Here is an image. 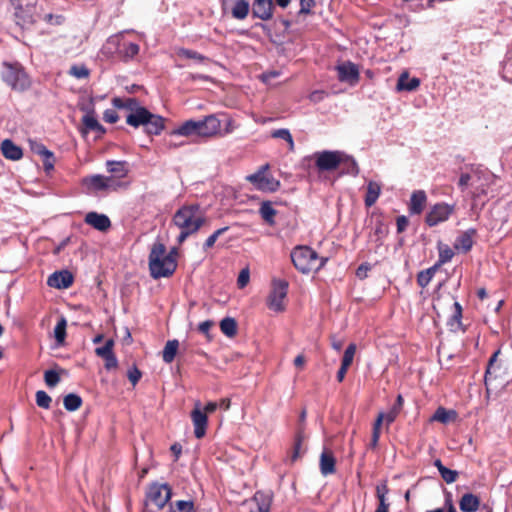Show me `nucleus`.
<instances>
[{"label":"nucleus","instance_id":"f257e3e1","mask_svg":"<svg viewBox=\"0 0 512 512\" xmlns=\"http://www.w3.org/2000/svg\"><path fill=\"white\" fill-rule=\"evenodd\" d=\"M206 211L198 204L180 207L172 218V227L179 231L176 242L181 245L189 237L195 235L206 223Z\"/></svg>","mask_w":512,"mask_h":512},{"label":"nucleus","instance_id":"f03ea898","mask_svg":"<svg viewBox=\"0 0 512 512\" xmlns=\"http://www.w3.org/2000/svg\"><path fill=\"white\" fill-rule=\"evenodd\" d=\"M145 39L144 33L135 32L133 30H124L115 35L110 36L104 50L109 53H117L125 61L134 59L139 51V42Z\"/></svg>","mask_w":512,"mask_h":512},{"label":"nucleus","instance_id":"7ed1b4c3","mask_svg":"<svg viewBox=\"0 0 512 512\" xmlns=\"http://www.w3.org/2000/svg\"><path fill=\"white\" fill-rule=\"evenodd\" d=\"M176 259L172 252L167 254L166 247L162 243H155L149 255V269L153 278L168 277L176 270Z\"/></svg>","mask_w":512,"mask_h":512},{"label":"nucleus","instance_id":"20e7f679","mask_svg":"<svg viewBox=\"0 0 512 512\" xmlns=\"http://www.w3.org/2000/svg\"><path fill=\"white\" fill-rule=\"evenodd\" d=\"M291 260L295 268L303 274L321 269L326 259L319 258L316 251L308 246H297L291 252Z\"/></svg>","mask_w":512,"mask_h":512},{"label":"nucleus","instance_id":"39448f33","mask_svg":"<svg viewBox=\"0 0 512 512\" xmlns=\"http://www.w3.org/2000/svg\"><path fill=\"white\" fill-rule=\"evenodd\" d=\"M126 123L134 128L144 127L149 135H159L165 128V119L147 109H139L136 114L127 115Z\"/></svg>","mask_w":512,"mask_h":512},{"label":"nucleus","instance_id":"423d86ee","mask_svg":"<svg viewBox=\"0 0 512 512\" xmlns=\"http://www.w3.org/2000/svg\"><path fill=\"white\" fill-rule=\"evenodd\" d=\"M15 9L16 23L22 28H29L39 21L42 9L37 5L36 0H11Z\"/></svg>","mask_w":512,"mask_h":512},{"label":"nucleus","instance_id":"0eeeda50","mask_svg":"<svg viewBox=\"0 0 512 512\" xmlns=\"http://www.w3.org/2000/svg\"><path fill=\"white\" fill-rule=\"evenodd\" d=\"M315 165L320 171H332L337 169L342 163H349L351 170L357 172L356 162L341 151H321L314 154Z\"/></svg>","mask_w":512,"mask_h":512},{"label":"nucleus","instance_id":"6e6552de","mask_svg":"<svg viewBox=\"0 0 512 512\" xmlns=\"http://www.w3.org/2000/svg\"><path fill=\"white\" fill-rule=\"evenodd\" d=\"M2 79L12 89L25 90L29 87L30 81L23 68L15 63H5L2 71Z\"/></svg>","mask_w":512,"mask_h":512},{"label":"nucleus","instance_id":"1a4fd4ad","mask_svg":"<svg viewBox=\"0 0 512 512\" xmlns=\"http://www.w3.org/2000/svg\"><path fill=\"white\" fill-rule=\"evenodd\" d=\"M269 165L261 166L257 172L248 175L246 179L254 185V187L264 192H275L280 187V182L274 177L267 175Z\"/></svg>","mask_w":512,"mask_h":512},{"label":"nucleus","instance_id":"9d476101","mask_svg":"<svg viewBox=\"0 0 512 512\" xmlns=\"http://www.w3.org/2000/svg\"><path fill=\"white\" fill-rule=\"evenodd\" d=\"M288 291V283L284 280H274L272 290L267 298V306L274 312L285 310V299Z\"/></svg>","mask_w":512,"mask_h":512},{"label":"nucleus","instance_id":"9b49d317","mask_svg":"<svg viewBox=\"0 0 512 512\" xmlns=\"http://www.w3.org/2000/svg\"><path fill=\"white\" fill-rule=\"evenodd\" d=\"M455 212V205L444 202L433 205L425 217L428 226L433 227L447 221Z\"/></svg>","mask_w":512,"mask_h":512},{"label":"nucleus","instance_id":"f8f14e48","mask_svg":"<svg viewBox=\"0 0 512 512\" xmlns=\"http://www.w3.org/2000/svg\"><path fill=\"white\" fill-rule=\"evenodd\" d=\"M170 498L171 490L168 485L153 484L147 492L146 505L154 506L159 510L166 505Z\"/></svg>","mask_w":512,"mask_h":512},{"label":"nucleus","instance_id":"ddd939ff","mask_svg":"<svg viewBox=\"0 0 512 512\" xmlns=\"http://www.w3.org/2000/svg\"><path fill=\"white\" fill-rule=\"evenodd\" d=\"M89 132H94L97 137L102 136L106 132L105 128L99 123L92 108L85 110V114L82 117V127L80 128V133L83 136H86Z\"/></svg>","mask_w":512,"mask_h":512},{"label":"nucleus","instance_id":"4468645a","mask_svg":"<svg viewBox=\"0 0 512 512\" xmlns=\"http://www.w3.org/2000/svg\"><path fill=\"white\" fill-rule=\"evenodd\" d=\"M191 419L194 426V435L197 439H201L206 434V428L208 424V417L205 412L202 411L200 402L195 403V407L191 412Z\"/></svg>","mask_w":512,"mask_h":512},{"label":"nucleus","instance_id":"2eb2a0df","mask_svg":"<svg viewBox=\"0 0 512 512\" xmlns=\"http://www.w3.org/2000/svg\"><path fill=\"white\" fill-rule=\"evenodd\" d=\"M222 6L237 20H244L250 12V0H222Z\"/></svg>","mask_w":512,"mask_h":512},{"label":"nucleus","instance_id":"dca6fc26","mask_svg":"<svg viewBox=\"0 0 512 512\" xmlns=\"http://www.w3.org/2000/svg\"><path fill=\"white\" fill-rule=\"evenodd\" d=\"M336 70L338 73V79L341 82L349 83L350 85H355L359 81V70L358 67L350 62H343L336 66Z\"/></svg>","mask_w":512,"mask_h":512},{"label":"nucleus","instance_id":"f3484780","mask_svg":"<svg viewBox=\"0 0 512 512\" xmlns=\"http://www.w3.org/2000/svg\"><path fill=\"white\" fill-rule=\"evenodd\" d=\"M273 9L272 0H253L251 12L253 17L268 21L273 17Z\"/></svg>","mask_w":512,"mask_h":512},{"label":"nucleus","instance_id":"a211bd4d","mask_svg":"<svg viewBox=\"0 0 512 512\" xmlns=\"http://www.w3.org/2000/svg\"><path fill=\"white\" fill-rule=\"evenodd\" d=\"M221 132V120L211 114L201 119V137H212Z\"/></svg>","mask_w":512,"mask_h":512},{"label":"nucleus","instance_id":"6ab92c4d","mask_svg":"<svg viewBox=\"0 0 512 512\" xmlns=\"http://www.w3.org/2000/svg\"><path fill=\"white\" fill-rule=\"evenodd\" d=\"M173 135H179L184 137L198 136L201 137V119L199 120H187L180 124L177 128L172 131Z\"/></svg>","mask_w":512,"mask_h":512},{"label":"nucleus","instance_id":"aec40b11","mask_svg":"<svg viewBox=\"0 0 512 512\" xmlns=\"http://www.w3.org/2000/svg\"><path fill=\"white\" fill-rule=\"evenodd\" d=\"M73 283V275L67 271H56L52 273L47 280V284L50 287L57 289H66L70 287Z\"/></svg>","mask_w":512,"mask_h":512},{"label":"nucleus","instance_id":"412c9836","mask_svg":"<svg viewBox=\"0 0 512 512\" xmlns=\"http://www.w3.org/2000/svg\"><path fill=\"white\" fill-rule=\"evenodd\" d=\"M85 223L99 231H107L111 226L109 217L97 212H89L85 216Z\"/></svg>","mask_w":512,"mask_h":512},{"label":"nucleus","instance_id":"4be33fe9","mask_svg":"<svg viewBox=\"0 0 512 512\" xmlns=\"http://www.w3.org/2000/svg\"><path fill=\"white\" fill-rule=\"evenodd\" d=\"M476 235V230L474 228H470L464 232H462L454 242V248L457 251L468 252L471 250L474 244V237Z\"/></svg>","mask_w":512,"mask_h":512},{"label":"nucleus","instance_id":"5701e85b","mask_svg":"<svg viewBox=\"0 0 512 512\" xmlns=\"http://www.w3.org/2000/svg\"><path fill=\"white\" fill-rule=\"evenodd\" d=\"M427 203V195L424 190H416L411 194L409 202V212L413 215H419L423 212Z\"/></svg>","mask_w":512,"mask_h":512},{"label":"nucleus","instance_id":"b1692460","mask_svg":"<svg viewBox=\"0 0 512 512\" xmlns=\"http://www.w3.org/2000/svg\"><path fill=\"white\" fill-rule=\"evenodd\" d=\"M419 86H420V79L416 78V77L410 78L409 73L407 71H404L400 74V76L398 78L396 90L398 92H401V91L412 92V91L417 90Z\"/></svg>","mask_w":512,"mask_h":512},{"label":"nucleus","instance_id":"393cba45","mask_svg":"<svg viewBox=\"0 0 512 512\" xmlns=\"http://www.w3.org/2000/svg\"><path fill=\"white\" fill-rule=\"evenodd\" d=\"M335 457L333 453L324 449L320 455V472L323 476H328L335 473Z\"/></svg>","mask_w":512,"mask_h":512},{"label":"nucleus","instance_id":"a878e982","mask_svg":"<svg viewBox=\"0 0 512 512\" xmlns=\"http://www.w3.org/2000/svg\"><path fill=\"white\" fill-rule=\"evenodd\" d=\"M113 105L116 108L126 109L129 111L128 115H134L139 109H146L141 106L135 98H119L116 97L112 100Z\"/></svg>","mask_w":512,"mask_h":512},{"label":"nucleus","instance_id":"bb28decb","mask_svg":"<svg viewBox=\"0 0 512 512\" xmlns=\"http://www.w3.org/2000/svg\"><path fill=\"white\" fill-rule=\"evenodd\" d=\"M491 179V175L488 172L482 171L481 180L475 182V184L471 185V196L474 199H478L483 195L487 194V188L489 186V182Z\"/></svg>","mask_w":512,"mask_h":512},{"label":"nucleus","instance_id":"cd10ccee","mask_svg":"<svg viewBox=\"0 0 512 512\" xmlns=\"http://www.w3.org/2000/svg\"><path fill=\"white\" fill-rule=\"evenodd\" d=\"M479 506V497L472 493H465L459 501V507L462 512H476Z\"/></svg>","mask_w":512,"mask_h":512},{"label":"nucleus","instance_id":"c85d7f7f","mask_svg":"<svg viewBox=\"0 0 512 512\" xmlns=\"http://www.w3.org/2000/svg\"><path fill=\"white\" fill-rule=\"evenodd\" d=\"M388 493L389 489L386 482L379 483L376 486V497L379 502L376 512H389L390 503L387 501Z\"/></svg>","mask_w":512,"mask_h":512},{"label":"nucleus","instance_id":"c756f323","mask_svg":"<svg viewBox=\"0 0 512 512\" xmlns=\"http://www.w3.org/2000/svg\"><path fill=\"white\" fill-rule=\"evenodd\" d=\"M1 150L4 157L10 160L16 161L21 159L23 156L22 149L9 139L2 142Z\"/></svg>","mask_w":512,"mask_h":512},{"label":"nucleus","instance_id":"7c9ffc66","mask_svg":"<svg viewBox=\"0 0 512 512\" xmlns=\"http://www.w3.org/2000/svg\"><path fill=\"white\" fill-rule=\"evenodd\" d=\"M437 248L439 257L435 265L436 267L440 268L442 265L452 260L454 251L449 245L442 242L438 243Z\"/></svg>","mask_w":512,"mask_h":512},{"label":"nucleus","instance_id":"2f4dec72","mask_svg":"<svg viewBox=\"0 0 512 512\" xmlns=\"http://www.w3.org/2000/svg\"><path fill=\"white\" fill-rule=\"evenodd\" d=\"M106 176L92 175L83 180L84 185L91 191H105Z\"/></svg>","mask_w":512,"mask_h":512},{"label":"nucleus","instance_id":"473e14b6","mask_svg":"<svg viewBox=\"0 0 512 512\" xmlns=\"http://www.w3.org/2000/svg\"><path fill=\"white\" fill-rule=\"evenodd\" d=\"M381 192V186L379 183L370 181L367 184V192L365 196V205L371 207L377 201Z\"/></svg>","mask_w":512,"mask_h":512},{"label":"nucleus","instance_id":"72a5a7b5","mask_svg":"<svg viewBox=\"0 0 512 512\" xmlns=\"http://www.w3.org/2000/svg\"><path fill=\"white\" fill-rule=\"evenodd\" d=\"M481 177L482 171L479 170H475L472 173H463L460 175L458 185L462 190H465L468 187L471 188V185L481 180Z\"/></svg>","mask_w":512,"mask_h":512},{"label":"nucleus","instance_id":"f704fd0d","mask_svg":"<svg viewBox=\"0 0 512 512\" xmlns=\"http://www.w3.org/2000/svg\"><path fill=\"white\" fill-rule=\"evenodd\" d=\"M108 172L115 174L116 178H124L128 174L126 162L109 160L106 162Z\"/></svg>","mask_w":512,"mask_h":512},{"label":"nucleus","instance_id":"c9c22d12","mask_svg":"<svg viewBox=\"0 0 512 512\" xmlns=\"http://www.w3.org/2000/svg\"><path fill=\"white\" fill-rule=\"evenodd\" d=\"M434 465L438 469L441 477L443 478V480L446 483L451 484V483L456 481L457 476H458V472L457 471L451 470V469L445 467L442 464L441 460H439V459L434 461Z\"/></svg>","mask_w":512,"mask_h":512},{"label":"nucleus","instance_id":"e433bc0d","mask_svg":"<svg viewBox=\"0 0 512 512\" xmlns=\"http://www.w3.org/2000/svg\"><path fill=\"white\" fill-rule=\"evenodd\" d=\"M178 347H179L178 340L174 339V340L167 341V343L163 349V352H162V358L165 363L169 364L174 360L177 350H178Z\"/></svg>","mask_w":512,"mask_h":512},{"label":"nucleus","instance_id":"4c0bfd02","mask_svg":"<svg viewBox=\"0 0 512 512\" xmlns=\"http://www.w3.org/2000/svg\"><path fill=\"white\" fill-rule=\"evenodd\" d=\"M439 268L434 264L432 267L422 270L417 275V283L420 287L425 288L433 279L436 271Z\"/></svg>","mask_w":512,"mask_h":512},{"label":"nucleus","instance_id":"58836bf2","mask_svg":"<svg viewBox=\"0 0 512 512\" xmlns=\"http://www.w3.org/2000/svg\"><path fill=\"white\" fill-rule=\"evenodd\" d=\"M66 327H67V321H66L65 317H61L58 320V322L54 328V337H55V340H56L58 346L63 345L65 342Z\"/></svg>","mask_w":512,"mask_h":512},{"label":"nucleus","instance_id":"ea45409f","mask_svg":"<svg viewBox=\"0 0 512 512\" xmlns=\"http://www.w3.org/2000/svg\"><path fill=\"white\" fill-rule=\"evenodd\" d=\"M63 405L68 411H76L82 405V399L79 395L70 393L64 397Z\"/></svg>","mask_w":512,"mask_h":512},{"label":"nucleus","instance_id":"a19ab883","mask_svg":"<svg viewBox=\"0 0 512 512\" xmlns=\"http://www.w3.org/2000/svg\"><path fill=\"white\" fill-rule=\"evenodd\" d=\"M304 441V434L299 431L297 433V436H296V439H295V444H294V447H293V451L290 455V458H289V461L291 463H294L298 458L301 457V455L304 454L305 450L302 448V443Z\"/></svg>","mask_w":512,"mask_h":512},{"label":"nucleus","instance_id":"79ce46f5","mask_svg":"<svg viewBox=\"0 0 512 512\" xmlns=\"http://www.w3.org/2000/svg\"><path fill=\"white\" fill-rule=\"evenodd\" d=\"M220 328H221V331L223 332V334H225L228 337L234 336L237 332L236 321L230 317H226L221 320Z\"/></svg>","mask_w":512,"mask_h":512},{"label":"nucleus","instance_id":"37998d69","mask_svg":"<svg viewBox=\"0 0 512 512\" xmlns=\"http://www.w3.org/2000/svg\"><path fill=\"white\" fill-rule=\"evenodd\" d=\"M455 416V412L452 410H447L443 407L437 408L434 415L432 416L433 421H438L440 423H448Z\"/></svg>","mask_w":512,"mask_h":512},{"label":"nucleus","instance_id":"c03bdc74","mask_svg":"<svg viewBox=\"0 0 512 512\" xmlns=\"http://www.w3.org/2000/svg\"><path fill=\"white\" fill-rule=\"evenodd\" d=\"M261 217L269 224L274 223V217L276 215V210L272 207L269 202H264L260 207Z\"/></svg>","mask_w":512,"mask_h":512},{"label":"nucleus","instance_id":"a18cd8bd","mask_svg":"<svg viewBox=\"0 0 512 512\" xmlns=\"http://www.w3.org/2000/svg\"><path fill=\"white\" fill-rule=\"evenodd\" d=\"M271 135L273 138L282 139V140L286 141L289 145V150L290 151L294 150L293 137L288 129L282 128V129L274 130Z\"/></svg>","mask_w":512,"mask_h":512},{"label":"nucleus","instance_id":"49530a36","mask_svg":"<svg viewBox=\"0 0 512 512\" xmlns=\"http://www.w3.org/2000/svg\"><path fill=\"white\" fill-rule=\"evenodd\" d=\"M382 417H377L373 427H372V435H371V441H370V448L375 449L378 446L380 433H381V426H382Z\"/></svg>","mask_w":512,"mask_h":512},{"label":"nucleus","instance_id":"de8ad7c7","mask_svg":"<svg viewBox=\"0 0 512 512\" xmlns=\"http://www.w3.org/2000/svg\"><path fill=\"white\" fill-rule=\"evenodd\" d=\"M69 74L76 79H86L88 78L90 71L89 69L81 64V65H73L69 69Z\"/></svg>","mask_w":512,"mask_h":512},{"label":"nucleus","instance_id":"09e8293b","mask_svg":"<svg viewBox=\"0 0 512 512\" xmlns=\"http://www.w3.org/2000/svg\"><path fill=\"white\" fill-rule=\"evenodd\" d=\"M356 344L351 343L348 345L346 350L344 351V355L341 361V365H344V367H350V365L353 362L355 353H356Z\"/></svg>","mask_w":512,"mask_h":512},{"label":"nucleus","instance_id":"8fccbe9b","mask_svg":"<svg viewBox=\"0 0 512 512\" xmlns=\"http://www.w3.org/2000/svg\"><path fill=\"white\" fill-rule=\"evenodd\" d=\"M113 347H114V341L112 339H109L105 342V344L103 346L97 347L95 349V353L97 356L104 358V357L114 354Z\"/></svg>","mask_w":512,"mask_h":512},{"label":"nucleus","instance_id":"3c124183","mask_svg":"<svg viewBox=\"0 0 512 512\" xmlns=\"http://www.w3.org/2000/svg\"><path fill=\"white\" fill-rule=\"evenodd\" d=\"M229 228L226 226V227H222V228H219L217 229L213 234H211L205 241L204 245H203V248L205 250H208L210 248H212L215 244V242L217 241V239L222 235L224 234Z\"/></svg>","mask_w":512,"mask_h":512},{"label":"nucleus","instance_id":"603ef678","mask_svg":"<svg viewBox=\"0 0 512 512\" xmlns=\"http://www.w3.org/2000/svg\"><path fill=\"white\" fill-rule=\"evenodd\" d=\"M36 403L39 407L48 409L51 404V397L45 391H37Z\"/></svg>","mask_w":512,"mask_h":512},{"label":"nucleus","instance_id":"864d4df0","mask_svg":"<svg viewBox=\"0 0 512 512\" xmlns=\"http://www.w3.org/2000/svg\"><path fill=\"white\" fill-rule=\"evenodd\" d=\"M177 55L179 57L187 58V59H194V60H198V61L204 60V57L201 54H199L193 50H189V49H185V48H179L177 50Z\"/></svg>","mask_w":512,"mask_h":512},{"label":"nucleus","instance_id":"5fc2aeb1","mask_svg":"<svg viewBox=\"0 0 512 512\" xmlns=\"http://www.w3.org/2000/svg\"><path fill=\"white\" fill-rule=\"evenodd\" d=\"M44 380L47 386L54 387L59 383L60 376L56 371L48 370L44 374Z\"/></svg>","mask_w":512,"mask_h":512},{"label":"nucleus","instance_id":"6e6d98bb","mask_svg":"<svg viewBox=\"0 0 512 512\" xmlns=\"http://www.w3.org/2000/svg\"><path fill=\"white\" fill-rule=\"evenodd\" d=\"M193 507L194 505L192 501L179 500L172 508V512H192Z\"/></svg>","mask_w":512,"mask_h":512},{"label":"nucleus","instance_id":"4d7b16f0","mask_svg":"<svg viewBox=\"0 0 512 512\" xmlns=\"http://www.w3.org/2000/svg\"><path fill=\"white\" fill-rule=\"evenodd\" d=\"M397 414L398 410L396 408H393L387 413L380 412L377 417H382V423L385 422L388 428L389 425L395 421Z\"/></svg>","mask_w":512,"mask_h":512},{"label":"nucleus","instance_id":"13d9d810","mask_svg":"<svg viewBox=\"0 0 512 512\" xmlns=\"http://www.w3.org/2000/svg\"><path fill=\"white\" fill-rule=\"evenodd\" d=\"M121 182L113 176H106L105 191H116L121 188Z\"/></svg>","mask_w":512,"mask_h":512},{"label":"nucleus","instance_id":"bf43d9fd","mask_svg":"<svg viewBox=\"0 0 512 512\" xmlns=\"http://www.w3.org/2000/svg\"><path fill=\"white\" fill-rule=\"evenodd\" d=\"M31 150H32L35 154H37V155L41 156L42 158H43V157H45V156H48V157H49V156H50V152H51L50 150H48V149H47L43 144H41V143H33V144L31 145Z\"/></svg>","mask_w":512,"mask_h":512},{"label":"nucleus","instance_id":"052dcab7","mask_svg":"<svg viewBox=\"0 0 512 512\" xmlns=\"http://www.w3.org/2000/svg\"><path fill=\"white\" fill-rule=\"evenodd\" d=\"M128 379L133 385H136L138 381L140 380L142 374L140 370L137 367H132L128 370Z\"/></svg>","mask_w":512,"mask_h":512},{"label":"nucleus","instance_id":"680f3d73","mask_svg":"<svg viewBox=\"0 0 512 512\" xmlns=\"http://www.w3.org/2000/svg\"><path fill=\"white\" fill-rule=\"evenodd\" d=\"M43 159V166L46 173H50L54 169L55 158L53 152H50V156H45Z\"/></svg>","mask_w":512,"mask_h":512},{"label":"nucleus","instance_id":"e2e57ef3","mask_svg":"<svg viewBox=\"0 0 512 512\" xmlns=\"http://www.w3.org/2000/svg\"><path fill=\"white\" fill-rule=\"evenodd\" d=\"M502 78L512 83V62H505L502 68Z\"/></svg>","mask_w":512,"mask_h":512},{"label":"nucleus","instance_id":"0e129e2a","mask_svg":"<svg viewBox=\"0 0 512 512\" xmlns=\"http://www.w3.org/2000/svg\"><path fill=\"white\" fill-rule=\"evenodd\" d=\"M249 278H250L249 270L248 269L241 270V272L239 273L238 279H237L238 286L240 288L245 287L247 285V283L249 282Z\"/></svg>","mask_w":512,"mask_h":512},{"label":"nucleus","instance_id":"69168bd1","mask_svg":"<svg viewBox=\"0 0 512 512\" xmlns=\"http://www.w3.org/2000/svg\"><path fill=\"white\" fill-rule=\"evenodd\" d=\"M314 4V0H300V14H309Z\"/></svg>","mask_w":512,"mask_h":512},{"label":"nucleus","instance_id":"338daca9","mask_svg":"<svg viewBox=\"0 0 512 512\" xmlns=\"http://www.w3.org/2000/svg\"><path fill=\"white\" fill-rule=\"evenodd\" d=\"M103 119L107 122V123H116L117 120H118V114L115 110L113 109H107L104 114H103Z\"/></svg>","mask_w":512,"mask_h":512},{"label":"nucleus","instance_id":"774afa93","mask_svg":"<svg viewBox=\"0 0 512 512\" xmlns=\"http://www.w3.org/2000/svg\"><path fill=\"white\" fill-rule=\"evenodd\" d=\"M103 359L105 360V368L108 370L114 369L118 366V361L114 354L104 357Z\"/></svg>","mask_w":512,"mask_h":512}]
</instances>
